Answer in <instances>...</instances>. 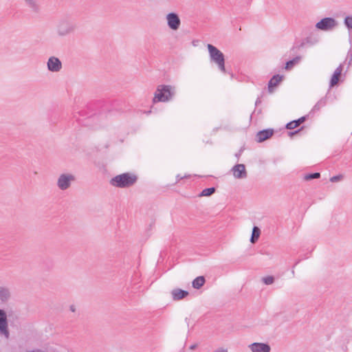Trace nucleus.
<instances>
[{"instance_id": "1", "label": "nucleus", "mask_w": 352, "mask_h": 352, "mask_svg": "<svg viewBox=\"0 0 352 352\" xmlns=\"http://www.w3.org/2000/svg\"><path fill=\"white\" fill-rule=\"evenodd\" d=\"M77 25L74 21L68 18L60 19L56 25V33L60 37H65L74 34Z\"/></svg>"}, {"instance_id": "2", "label": "nucleus", "mask_w": 352, "mask_h": 352, "mask_svg": "<svg viewBox=\"0 0 352 352\" xmlns=\"http://www.w3.org/2000/svg\"><path fill=\"white\" fill-rule=\"evenodd\" d=\"M136 181L135 175L127 173L116 176L111 180V184L116 187L126 188L134 184Z\"/></svg>"}, {"instance_id": "3", "label": "nucleus", "mask_w": 352, "mask_h": 352, "mask_svg": "<svg viewBox=\"0 0 352 352\" xmlns=\"http://www.w3.org/2000/svg\"><path fill=\"white\" fill-rule=\"evenodd\" d=\"M207 48L209 53L210 61L217 66H225V58L223 54L212 44H208Z\"/></svg>"}, {"instance_id": "4", "label": "nucleus", "mask_w": 352, "mask_h": 352, "mask_svg": "<svg viewBox=\"0 0 352 352\" xmlns=\"http://www.w3.org/2000/svg\"><path fill=\"white\" fill-rule=\"evenodd\" d=\"M170 87L165 85H160L157 87L155 93L153 101L154 103L159 102H166L171 97Z\"/></svg>"}, {"instance_id": "5", "label": "nucleus", "mask_w": 352, "mask_h": 352, "mask_svg": "<svg viewBox=\"0 0 352 352\" xmlns=\"http://www.w3.org/2000/svg\"><path fill=\"white\" fill-rule=\"evenodd\" d=\"M336 21L331 17H327L321 19L316 24V28L322 31H329L333 30L337 26Z\"/></svg>"}, {"instance_id": "6", "label": "nucleus", "mask_w": 352, "mask_h": 352, "mask_svg": "<svg viewBox=\"0 0 352 352\" xmlns=\"http://www.w3.org/2000/svg\"><path fill=\"white\" fill-rule=\"evenodd\" d=\"M166 19L167 25L172 30H177L181 25V20L177 14L170 12L166 14Z\"/></svg>"}, {"instance_id": "7", "label": "nucleus", "mask_w": 352, "mask_h": 352, "mask_svg": "<svg viewBox=\"0 0 352 352\" xmlns=\"http://www.w3.org/2000/svg\"><path fill=\"white\" fill-rule=\"evenodd\" d=\"M232 173L234 177L237 179L244 178L246 177L245 167L243 164H237L232 168Z\"/></svg>"}, {"instance_id": "8", "label": "nucleus", "mask_w": 352, "mask_h": 352, "mask_svg": "<svg viewBox=\"0 0 352 352\" xmlns=\"http://www.w3.org/2000/svg\"><path fill=\"white\" fill-rule=\"evenodd\" d=\"M74 179L72 175H62L58 179V185L62 190L66 189L69 186V182Z\"/></svg>"}, {"instance_id": "9", "label": "nucleus", "mask_w": 352, "mask_h": 352, "mask_svg": "<svg viewBox=\"0 0 352 352\" xmlns=\"http://www.w3.org/2000/svg\"><path fill=\"white\" fill-rule=\"evenodd\" d=\"M274 134L273 129H265L261 131L256 134V140L258 142H262L269 138H270Z\"/></svg>"}, {"instance_id": "10", "label": "nucleus", "mask_w": 352, "mask_h": 352, "mask_svg": "<svg viewBox=\"0 0 352 352\" xmlns=\"http://www.w3.org/2000/svg\"><path fill=\"white\" fill-rule=\"evenodd\" d=\"M0 331L6 336V338L8 337V331L7 329V318L6 313L0 309Z\"/></svg>"}, {"instance_id": "11", "label": "nucleus", "mask_w": 352, "mask_h": 352, "mask_svg": "<svg viewBox=\"0 0 352 352\" xmlns=\"http://www.w3.org/2000/svg\"><path fill=\"white\" fill-rule=\"evenodd\" d=\"M252 352H270V347L264 343L255 342L250 345Z\"/></svg>"}, {"instance_id": "12", "label": "nucleus", "mask_w": 352, "mask_h": 352, "mask_svg": "<svg viewBox=\"0 0 352 352\" xmlns=\"http://www.w3.org/2000/svg\"><path fill=\"white\" fill-rule=\"evenodd\" d=\"M283 77L279 75L274 76L269 82L268 89L270 92L283 80Z\"/></svg>"}, {"instance_id": "13", "label": "nucleus", "mask_w": 352, "mask_h": 352, "mask_svg": "<svg viewBox=\"0 0 352 352\" xmlns=\"http://www.w3.org/2000/svg\"><path fill=\"white\" fill-rule=\"evenodd\" d=\"M188 295L187 291L182 290L181 289H175L172 292L173 298L175 300H179L184 298Z\"/></svg>"}, {"instance_id": "14", "label": "nucleus", "mask_w": 352, "mask_h": 352, "mask_svg": "<svg viewBox=\"0 0 352 352\" xmlns=\"http://www.w3.org/2000/svg\"><path fill=\"white\" fill-rule=\"evenodd\" d=\"M305 121V117H301L296 120H293L287 124L286 128L287 129H294L297 128L300 124Z\"/></svg>"}, {"instance_id": "15", "label": "nucleus", "mask_w": 352, "mask_h": 352, "mask_svg": "<svg viewBox=\"0 0 352 352\" xmlns=\"http://www.w3.org/2000/svg\"><path fill=\"white\" fill-rule=\"evenodd\" d=\"M205 278L202 276H198L192 281V287L195 289H199L205 283Z\"/></svg>"}, {"instance_id": "16", "label": "nucleus", "mask_w": 352, "mask_h": 352, "mask_svg": "<svg viewBox=\"0 0 352 352\" xmlns=\"http://www.w3.org/2000/svg\"><path fill=\"white\" fill-rule=\"evenodd\" d=\"M25 5L30 8L33 12H37L39 10V6L36 0H24Z\"/></svg>"}, {"instance_id": "17", "label": "nucleus", "mask_w": 352, "mask_h": 352, "mask_svg": "<svg viewBox=\"0 0 352 352\" xmlns=\"http://www.w3.org/2000/svg\"><path fill=\"white\" fill-rule=\"evenodd\" d=\"M340 75H341V70L339 69H337L336 70V72H334V74L331 78V87H333L338 82Z\"/></svg>"}, {"instance_id": "18", "label": "nucleus", "mask_w": 352, "mask_h": 352, "mask_svg": "<svg viewBox=\"0 0 352 352\" xmlns=\"http://www.w3.org/2000/svg\"><path fill=\"white\" fill-rule=\"evenodd\" d=\"M61 61L55 56H51L47 63V66H61Z\"/></svg>"}, {"instance_id": "19", "label": "nucleus", "mask_w": 352, "mask_h": 352, "mask_svg": "<svg viewBox=\"0 0 352 352\" xmlns=\"http://www.w3.org/2000/svg\"><path fill=\"white\" fill-rule=\"evenodd\" d=\"M261 232L258 228L254 227L252 230V234L251 237V242L255 243L256 241L258 240L259 236H260Z\"/></svg>"}, {"instance_id": "20", "label": "nucleus", "mask_w": 352, "mask_h": 352, "mask_svg": "<svg viewBox=\"0 0 352 352\" xmlns=\"http://www.w3.org/2000/svg\"><path fill=\"white\" fill-rule=\"evenodd\" d=\"M215 192V188H206L204 190H202V192H201L200 194V196L201 197H208V196H210L211 195H212L214 192Z\"/></svg>"}, {"instance_id": "21", "label": "nucleus", "mask_w": 352, "mask_h": 352, "mask_svg": "<svg viewBox=\"0 0 352 352\" xmlns=\"http://www.w3.org/2000/svg\"><path fill=\"white\" fill-rule=\"evenodd\" d=\"M301 59L300 56H296V58L290 60L285 63V66H293L294 65L299 64Z\"/></svg>"}, {"instance_id": "22", "label": "nucleus", "mask_w": 352, "mask_h": 352, "mask_svg": "<svg viewBox=\"0 0 352 352\" xmlns=\"http://www.w3.org/2000/svg\"><path fill=\"white\" fill-rule=\"evenodd\" d=\"M320 176V174L319 173H313V174L306 175L305 176V180H310V179H316V178H319Z\"/></svg>"}, {"instance_id": "23", "label": "nucleus", "mask_w": 352, "mask_h": 352, "mask_svg": "<svg viewBox=\"0 0 352 352\" xmlns=\"http://www.w3.org/2000/svg\"><path fill=\"white\" fill-rule=\"evenodd\" d=\"M344 23L349 29H352V16H346L344 19Z\"/></svg>"}, {"instance_id": "24", "label": "nucleus", "mask_w": 352, "mask_h": 352, "mask_svg": "<svg viewBox=\"0 0 352 352\" xmlns=\"http://www.w3.org/2000/svg\"><path fill=\"white\" fill-rule=\"evenodd\" d=\"M263 281L266 284V285H270V284H272L273 282H274V278L271 276H266V277H264L263 278Z\"/></svg>"}, {"instance_id": "25", "label": "nucleus", "mask_w": 352, "mask_h": 352, "mask_svg": "<svg viewBox=\"0 0 352 352\" xmlns=\"http://www.w3.org/2000/svg\"><path fill=\"white\" fill-rule=\"evenodd\" d=\"M342 179V175H337V176L332 177L330 179V181L331 182H338V181L341 180Z\"/></svg>"}, {"instance_id": "26", "label": "nucleus", "mask_w": 352, "mask_h": 352, "mask_svg": "<svg viewBox=\"0 0 352 352\" xmlns=\"http://www.w3.org/2000/svg\"><path fill=\"white\" fill-rule=\"evenodd\" d=\"M51 72H58L59 67H48Z\"/></svg>"}]
</instances>
